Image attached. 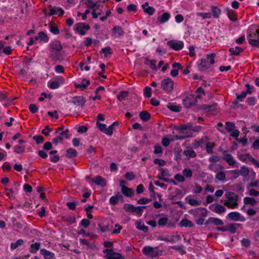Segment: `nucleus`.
<instances>
[{
  "label": "nucleus",
  "instance_id": "obj_1",
  "mask_svg": "<svg viewBox=\"0 0 259 259\" xmlns=\"http://www.w3.org/2000/svg\"><path fill=\"white\" fill-rule=\"evenodd\" d=\"M227 199L225 201L224 205L230 208H234L238 206V196L233 192L226 193Z\"/></svg>",
  "mask_w": 259,
  "mask_h": 259
},
{
  "label": "nucleus",
  "instance_id": "obj_2",
  "mask_svg": "<svg viewBox=\"0 0 259 259\" xmlns=\"http://www.w3.org/2000/svg\"><path fill=\"white\" fill-rule=\"evenodd\" d=\"M215 56L214 53L206 55V59H201V62L199 64L198 67L199 70L201 71H206L209 68L210 64H213L215 62L214 58Z\"/></svg>",
  "mask_w": 259,
  "mask_h": 259
},
{
  "label": "nucleus",
  "instance_id": "obj_3",
  "mask_svg": "<svg viewBox=\"0 0 259 259\" xmlns=\"http://www.w3.org/2000/svg\"><path fill=\"white\" fill-rule=\"evenodd\" d=\"M147 206H139L135 207L133 205L131 204L125 203L123 205V209L126 211H128L132 213L135 212L137 215L141 217L142 215L143 210L147 208Z\"/></svg>",
  "mask_w": 259,
  "mask_h": 259
},
{
  "label": "nucleus",
  "instance_id": "obj_4",
  "mask_svg": "<svg viewBox=\"0 0 259 259\" xmlns=\"http://www.w3.org/2000/svg\"><path fill=\"white\" fill-rule=\"evenodd\" d=\"M143 253L149 257H154L159 256L161 251L158 250L157 247H152L149 246H145L142 249Z\"/></svg>",
  "mask_w": 259,
  "mask_h": 259
},
{
  "label": "nucleus",
  "instance_id": "obj_5",
  "mask_svg": "<svg viewBox=\"0 0 259 259\" xmlns=\"http://www.w3.org/2000/svg\"><path fill=\"white\" fill-rule=\"evenodd\" d=\"M250 29L252 30L253 32L249 33L248 36L254 38L249 39V43L251 46L259 47V29H254L251 27Z\"/></svg>",
  "mask_w": 259,
  "mask_h": 259
},
{
  "label": "nucleus",
  "instance_id": "obj_6",
  "mask_svg": "<svg viewBox=\"0 0 259 259\" xmlns=\"http://www.w3.org/2000/svg\"><path fill=\"white\" fill-rule=\"evenodd\" d=\"M173 80L169 77L164 79L161 82V88L166 93H171L174 89Z\"/></svg>",
  "mask_w": 259,
  "mask_h": 259
},
{
  "label": "nucleus",
  "instance_id": "obj_7",
  "mask_svg": "<svg viewBox=\"0 0 259 259\" xmlns=\"http://www.w3.org/2000/svg\"><path fill=\"white\" fill-rule=\"evenodd\" d=\"M183 102L186 108H190L197 102V100L195 96L191 94L183 99Z\"/></svg>",
  "mask_w": 259,
  "mask_h": 259
},
{
  "label": "nucleus",
  "instance_id": "obj_8",
  "mask_svg": "<svg viewBox=\"0 0 259 259\" xmlns=\"http://www.w3.org/2000/svg\"><path fill=\"white\" fill-rule=\"evenodd\" d=\"M167 45L174 50L179 51L183 48L184 44L182 41L177 42L175 40H172L167 41Z\"/></svg>",
  "mask_w": 259,
  "mask_h": 259
},
{
  "label": "nucleus",
  "instance_id": "obj_9",
  "mask_svg": "<svg viewBox=\"0 0 259 259\" xmlns=\"http://www.w3.org/2000/svg\"><path fill=\"white\" fill-rule=\"evenodd\" d=\"M228 217L231 220L234 221H240L244 222L245 219L241 216V214L238 212H231L228 214Z\"/></svg>",
  "mask_w": 259,
  "mask_h": 259
},
{
  "label": "nucleus",
  "instance_id": "obj_10",
  "mask_svg": "<svg viewBox=\"0 0 259 259\" xmlns=\"http://www.w3.org/2000/svg\"><path fill=\"white\" fill-rule=\"evenodd\" d=\"M210 224H213L215 226H221L224 225V223L221 220L213 217L209 218L204 223L205 225H208Z\"/></svg>",
  "mask_w": 259,
  "mask_h": 259
},
{
  "label": "nucleus",
  "instance_id": "obj_11",
  "mask_svg": "<svg viewBox=\"0 0 259 259\" xmlns=\"http://www.w3.org/2000/svg\"><path fill=\"white\" fill-rule=\"evenodd\" d=\"M223 160L226 161L229 165L233 166L236 163V161L233 156L230 154L226 153V151H223Z\"/></svg>",
  "mask_w": 259,
  "mask_h": 259
},
{
  "label": "nucleus",
  "instance_id": "obj_12",
  "mask_svg": "<svg viewBox=\"0 0 259 259\" xmlns=\"http://www.w3.org/2000/svg\"><path fill=\"white\" fill-rule=\"evenodd\" d=\"M92 181L96 185L100 186L101 187H105L107 185V182L106 180L100 176H98L94 178L93 179H92Z\"/></svg>",
  "mask_w": 259,
  "mask_h": 259
},
{
  "label": "nucleus",
  "instance_id": "obj_13",
  "mask_svg": "<svg viewBox=\"0 0 259 259\" xmlns=\"http://www.w3.org/2000/svg\"><path fill=\"white\" fill-rule=\"evenodd\" d=\"M121 192L124 196L128 197H131L134 195V190L125 186H122Z\"/></svg>",
  "mask_w": 259,
  "mask_h": 259
},
{
  "label": "nucleus",
  "instance_id": "obj_14",
  "mask_svg": "<svg viewBox=\"0 0 259 259\" xmlns=\"http://www.w3.org/2000/svg\"><path fill=\"white\" fill-rule=\"evenodd\" d=\"M71 103L74 104V105H78L83 107L85 104V100L84 98L82 97L77 96L73 98Z\"/></svg>",
  "mask_w": 259,
  "mask_h": 259
},
{
  "label": "nucleus",
  "instance_id": "obj_15",
  "mask_svg": "<svg viewBox=\"0 0 259 259\" xmlns=\"http://www.w3.org/2000/svg\"><path fill=\"white\" fill-rule=\"evenodd\" d=\"M124 31L119 26H115L112 29V35L114 36H120L124 34Z\"/></svg>",
  "mask_w": 259,
  "mask_h": 259
},
{
  "label": "nucleus",
  "instance_id": "obj_16",
  "mask_svg": "<svg viewBox=\"0 0 259 259\" xmlns=\"http://www.w3.org/2000/svg\"><path fill=\"white\" fill-rule=\"evenodd\" d=\"M50 47L51 49L56 51H60L62 49V46L60 41L55 40L50 44Z\"/></svg>",
  "mask_w": 259,
  "mask_h": 259
},
{
  "label": "nucleus",
  "instance_id": "obj_17",
  "mask_svg": "<svg viewBox=\"0 0 259 259\" xmlns=\"http://www.w3.org/2000/svg\"><path fill=\"white\" fill-rule=\"evenodd\" d=\"M64 13L63 9L59 7H54L50 10V13L49 14V16L58 14L59 16H62Z\"/></svg>",
  "mask_w": 259,
  "mask_h": 259
},
{
  "label": "nucleus",
  "instance_id": "obj_18",
  "mask_svg": "<svg viewBox=\"0 0 259 259\" xmlns=\"http://www.w3.org/2000/svg\"><path fill=\"white\" fill-rule=\"evenodd\" d=\"M40 253L44 256L45 259H52L54 257V253L46 249H41Z\"/></svg>",
  "mask_w": 259,
  "mask_h": 259
},
{
  "label": "nucleus",
  "instance_id": "obj_19",
  "mask_svg": "<svg viewBox=\"0 0 259 259\" xmlns=\"http://www.w3.org/2000/svg\"><path fill=\"white\" fill-rule=\"evenodd\" d=\"M170 14L165 12L163 13L161 15L157 17V20L161 23H163L167 21L170 18Z\"/></svg>",
  "mask_w": 259,
  "mask_h": 259
},
{
  "label": "nucleus",
  "instance_id": "obj_20",
  "mask_svg": "<svg viewBox=\"0 0 259 259\" xmlns=\"http://www.w3.org/2000/svg\"><path fill=\"white\" fill-rule=\"evenodd\" d=\"M196 214H199L202 217H206L207 215V211L206 208L199 207L194 210Z\"/></svg>",
  "mask_w": 259,
  "mask_h": 259
},
{
  "label": "nucleus",
  "instance_id": "obj_21",
  "mask_svg": "<svg viewBox=\"0 0 259 259\" xmlns=\"http://www.w3.org/2000/svg\"><path fill=\"white\" fill-rule=\"evenodd\" d=\"M140 118L144 121H147L149 120L151 115L147 111H143L139 114Z\"/></svg>",
  "mask_w": 259,
  "mask_h": 259
},
{
  "label": "nucleus",
  "instance_id": "obj_22",
  "mask_svg": "<svg viewBox=\"0 0 259 259\" xmlns=\"http://www.w3.org/2000/svg\"><path fill=\"white\" fill-rule=\"evenodd\" d=\"M217 106V104L214 103L211 105H202L199 109L201 110H207L208 112L213 111L214 110L215 107Z\"/></svg>",
  "mask_w": 259,
  "mask_h": 259
},
{
  "label": "nucleus",
  "instance_id": "obj_23",
  "mask_svg": "<svg viewBox=\"0 0 259 259\" xmlns=\"http://www.w3.org/2000/svg\"><path fill=\"white\" fill-rule=\"evenodd\" d=\"M215 206L213 211L215 212L221 214L226 211V208L222 205L219 204H215Z\"/></svg>",
  "mask_w": 259,
  "mask_h": 259
},
{
  "label": "nucleus",
  "instance_id": "obj_24",
  "mask_svg": "<svg viewBox=\"0 0 259 259\" xmlns=\"http://www.w3.org/2000/svg\"><path fill=\"white\" fill-rule=\"evenodd\" d=\"M243 49L240 47H236L235 48H231L229 49V52L231 55H239L240 53L242 52Z\"/></svg>",
  "mask_w": 259,
  "mask_h": 259
},
{
  "label": "nucleus",
  "instance_id": "obj_25",
  "mask_svg": "<svg viewBox=\"0 0 259 259\" xmlns=\"http://www.w3.org/2000/svg\"><path fill=\"white\" fill-rule=\"evenodd\" d=\"M77 152L76 150L73 148H69L66 150V156L68 158L74 157L77 156Z\"/></svg>",
  "mask_w": 259,
  "mask_h": 259
},
{
  "label": "nucleus",
  "instance_id": "obj_26",
  "mask_svg": "<svg viewBox=\"0 0 259 259\" xmlns=\"http://www.w3.org/2000/svg\"><path fill=\"white\" fill-rule=\"evenodd\" d=\"M180 225L181 227H193L194 225L193 223L187 220V219H183L180 223Z\"/></svg>",
  "mask_w": 259,
  "mask_h": 259
},
{
  "label": "nucleus",
  "instance_id": "obj_27",
  "mask_svg": "<svg viewBox=\"0 0 259 259\" xmlns=\"http://www.w3.org/2000/svg\"><path fill=\"white\" fill-rule=\"evenodd\" d=\"M244 203L245 204H250L254 206L257 203V201L254 198L245 197L244 198Z\"/></svg>",
  "mask_w": 259,
  "mask_h": 259
},
{
  "label": "nucleus",
  "instance_id": "obj_28",
  "mask_svg": "<svg viewBox=\"0 0 259 259\" xmlns=\"http://www.w3.org/2000/svg\"><path fill=\"white\" fill-rule=\"evenodd\" d=\"M83 81H85L86 83H75V87L78 88L80 89L81 90H83L85 89H86L88 85L90 84V81L89 80H87L86 79H84Z\"/></svg>",
  "mask_w": 259,
  "mask_h": 259
},
{
  "label": "nucleus",
  "instance_id": "obj_29",
  "mask_svg": "<svg viewBox=\"0 0 259 259\" xmlns=\"http://www.w3.org/2000/svg\"><path fill=\"white\" fill-rule=\"evenodd\" d=\"M40 246V243L39 242H36L34 244H32L30 247V252L32 253H34L37 251Z\"/></svg>",
  "mask_w": 259,
  "mask_h": 259
},
{
  "label": "nucleus",
  "instance_id": "obj_30",
  "mask_svg": "<svg viewBox=\"0 0 259 259\" xmlns=\"http://www.w3.org/2000/svg\"><path fill=\"white\" fill-rule=\"evenodd\" d=\"M184 154L188 157V158H194L196 156L195 152L192 149L185 150L184 151Z\"/></svg>",
  "mask_w": 259,
  "mask_h": 259
},
{
  "label": "nucleus",
  "instance_id": "obj_31",
  "mask_svg": "<svg viewBox=\"0 0 259 259\" xmlns=\"http://www.w3.org/2000/svg\"><path fill=\"white\" fill-rule=\"evenodd\" d=\"M61 219L64 221L69 222L71 223H75L76 220L75 217L71 215H63L61 217Z\"/></svg>",
  "mask_w": 259,
  "mask_h": 259
},
{
  "label": "nucleus",
  "instance_id": "obj_32",
  "mask_svg": "<svg viewBox=\"0 0 259 259\" xmlns=\"http://www.w3.org/2000/svg\"><path fill=\"white\" fill-rule=\"evenodd\" d=\"M249 173V168L245 166H243L241 167V169L239 170V174L243 176V177H247Z\"/></svg>",
  "mask_w": 259,
  "mask_h": 259
},
{
  "label": "nucleus",
  "instance_id": "obj_33",
  "mask_svg": "<svg viewBox=\"0 0 259 259\" xmlns=\"http://www.w3.org/2000/svg\"><path fill=\"white\" fill-rule=\"evenodd\" d=\"M167 107L169 109L174 112H179L181 111L180 106L173 105L171 103H168Z\"/></svg>",
  "mask_w": 259,
  "mask_h": 259
},
{
  "label": "nucleus",
  "instance_id": "obj_34",
  "mask_svg": "<svg viewBox=\"0 0 259 259\" xmlns=\"http://www.w3.org/2000/svg\"><path fill=\"white\" fill-rule=\"evenodd\" d=\"M128 92L127 91H121L120 92L118 95L117 96V98L119 101H122L124 100L125 97L128 96Z\"/></svg>",
  "mask_w": 259,
  "mask_h": 259
},
{
  "label": "nucleus",
  "instance_id": "obj_35",
  "mask_svg": "<svg viewBox=\"0 0 259 259\" xmlns=\"http://www.w3.org/2000/svg\"><path fill=\"white\" fill-rule=\"evenodd\" d=\"M38 37L40 38V39L45 42H47L49 41V37L43 31H40L38 32Z\"/></svg>",
  "mask_w": 259,
  "mask_h": 259
},
{
  "label": "nucleus",
  "instance_id": "obj_36",
  "mask_svg": "<svg viewBox=\"0 0 259 259\" xmlns=\"http://www.w3.org/2000/svg\"><path fill=\"white\" fill-rule=\"evenodd\" d=\"M23 243V240L22 239H18L16 242L11 243V248L12 250L15 249L19 246L21 245Z\"/></svg>",
  "mask_w": 259,
  "mask_h": 259
},
{
  "label": "nucleus",
  "instance_id": "obj_37",
  "mask_svg": "<svg viewBox=\"0 0 259 259\" xmlns=\"http://www.w3.org/2000/svg\"><path fill=\"white\" fill-rule=\"evenodd\" d=\"M49 28L50 31L54 34H58L60 33L59 29L57 26L53 25L52 22L50 24Z\"/></svg>",
  "mask_w": 259,
  "mask_h": 259
},
{
  "label": "nucleus",
  "instance_id": "obj_38",
  "mask_svg": "<svg viewBox=\"0 0 259 259\" xmlns=\"http://www.w3.org/2000/svg\"><path fill=\"white\" fill-rule=\"evenodd\" d=\"M211 11L212 12L213 16L215 18H218L221 13V10L215 6L212 7Z\"/></svg>",
  "mask_w": 259,
  "mask_h": 259
},
{
  "label": "nucleus",
  "instance_id": "obj_39",
  "mask_svg": "<svg viewBox=\"0 0 259 259\" xmlns=\"http://www.w3.org/2000/svg\"><path fill=\"white\" fill-rule=\"evenodd\" d=\"M235 127V124L234 123L229 121L226 122L225 128L228 132H230L233 131Z\"/></svg>",
  "mask_w": 259,
  "mask_h": 259
},
{
  "label": "nucleus",
  "instance_id": "obj_40",
  "mask_svg": "<svg viewBox=\"0 0 259 259\" xmlns=\"http://www.w3.org/2000/svg\"><path fill=\"white\" fill-rule=\"evenodd\" d=\"M215 146L214 144L211 142H207L206 145V151L208 154L213 153L212 148Z\"/></svg>",
  "mask_w": 259,
  "mask_h": 259
},
{
  "label": "nucleus",
  "instance_id": "obj_41",
  "mask_svg": "<svg viewBox=\"0 0 259 259\" xmlns=\"http://www.w3.org/2000/svg\"><path fill=\"white\" fill-rule=\"evenodd\" d=\"M105 257L107 259H124L119 253H116L114 255H111V256L105 255Z\"/></svg>",
  "mask_w": 259,
  "mask_h": 259
},
{
  "label": "nucleus",
  "instance_id": "obj_42",
  "mask_svg": "<svg viewBox=\"0 0 259 259\" xmlns=\"http://www.w3.org/2000/svg\"><path fill=\"white\" fill-rule=\"evenodd\" d=\"M14 152L17 154L23 153L25 151V148L19 145H16L14 148Z\"/></svg>",
  "mask_w": 259,
  "mask_h": 259
},
{
  "label": "nucleus",
  "instance_id": "obj_43",
  "mask_svg": "<svg viewBox=\"0 0 259 259\" xmlns=\"http://www.w3.org/2000/svg\"><path fill=\"white\" fill-rule=\"evenodd\" d=\"M32 139L35 141L37 144L42 143L44 141V138L40 135L33 136Z\"/></svg>",
  "mask_w": 259,
  "mask_h": 259
},
{
  "label": "nucleus",
  "instance_id": "obj_44",
  "mask_svg": "<svg viewBox=\"0 0 259 259\" xmlns=\"http://www.w3.org/2000/svg\"><path fill=\"white\" fill-rule=\"evenodd\" d=\"M215 178L220 181H223L225 180L226 175L224 172L220 171L216 174Z\"/></svg>",
  "mask_w": 259,
  "mask_h": 259
},
{
  "label": "nucleus",
  "instance_id": "obj_45",
  "mask_svg": "<svg viewBox=\"0 0 259 259\" xmlns=\"http://www.w3.org/2000/svg\"><path fill=\"white\" fill-rule=\"evenodd\" d=\"M143 10L145 13L149 14V15H152L155 12V9L152 7H148L147 8H144Z\"/></svg>",
  "mask_w": 259,
  "mask_h": 259
},
{
  "label": "nucleus",
  "instance_id": "obj_46",
  "mask_svg": "<svg viewBox=\"0 0 259 259\" xmlns=\"http://www.w3.org/2000/svg\"><path fill=\"white\" fill-rule=\"evenodd\" d=\"M227 231H229L231 233H235L236 231V228L235 227L234 224H230L228 226H227Z\"/></svg>",
  "mask_w": 259,
  "mask_h": 259
},
{
  "label": "nucleus",
  "instance_id": "obj_47",
  "mask_svg": "<svg viewBox=\"0 0 259 259\" xmlns=\"http://www.w3.org/2000/svg\"><path fill=\"white\" fill-rule=\"evenodd\" d=\"M77 201H72V202H68L66 203V205L68 207V208L71 210H74L76 208V205L77 204Z\"/></svg>",
  "mask_w": 259,
  "mask_h": 259
},
{
  "label": "nucleus",
  "instance_id": "obj_48",
  "mask_svg": "<svg viewBox=\"0 0 259 259\" xmlns=\"http://www.w3.org/2000/svg\"><path fill=\"white\" fill-rule=\"evenodd\" d=\"M97 125L98 128L102 132H104L106 134V131L107 130L106 125L103 123H100L99 122H97Z\"/></svg>",
  "mask_w": 259,
  "mask_h": 259
},
{
  "label": "nucleus",
  "instance_id": "obj_49",
  "mask_svg": "<svg viewBox=\"0 0 259 259\" xmlns=\"http://www.w3.org/2000/svg\"><path fill=\"white\" fill-rule=\"evenodd\" d=\"M183 175L187 178H191L192 176V171L190 169L185 168L183 171Z\"/></svg>",
  "mask_w": 259,
  "mask_h": 259
},
{
  "label": "nucleus",
  "instance_id": "obj_50",
  "mask_svg": "<svg viewBox=\"0 0 259 259\" xmlns=\"http://www.w3.org/2000/svg\"><path fill=\"white\" fill-rule=\"evenodd\" d=\"M80 23H77L76 24V30L81 35H84L85 34V31L84 30V28L80 27L79 26Z\"/></svg>",
  "mask_w": 259,
  "mask_h": 259
},
{
  "label": "nucleus",
  "instance_id": "obj_51",
  "mask_svg": "<svg viewBox=\"0 0 259 259\" xmlns=\"http://www.w3.org/2000/svg\"><path fill=\"white\" fill-rule=\"evenodd\" d=\"M152 201L151 199H148L147 198H142L138 200L137 202L140 204H147Z\"/></svg>",
  "mask_w": 259,
  "mask_h": 259
},
{
  "label": "nucleus",
  "instance_id": "obj_52",
  "mask_svg": "<svg viewBox=\"0 0 259 259\" xmlns=\"http://www.w3.org/2000/svg\"><path fill=\"white\" fill-rule=\"evenodd\" d=\"M94 207L93 205H89L88 207L85 208V210L87 212V215L89 219H92L93 215L91 214V212L92 211V208Z\"/></svg>",
  "mask_w": 259,
  "mask_h": 259
},
{
  "label": "nucleus",
  "instance_id": "obj_53",
  "mask_svg": "<svg viewBox=\"0 0 259 259\" xmlns=\"http://www.w3.org/2000/svg\"><path fill=\"white\" fill-rule=\"evenodd\" d=\"M126 179L131 181L135 179V175L132 172H127L124 175Z\"/></svg>",
  "mask_w": 259,
  "mask_h": 259
},
{
  "label": "nucleus",
  "instance_id": "obj_54",
  "mask_svg": "<svg viewBox=\"0 0 259 259\" xmlns=\"http://www.w3.org/2000/svg\"><path fill=\"white\" fill-rule=\"evenodd\" d=\"M154 187L152 182H151L149 185V190L150 191V195L153 198H155V192L154 191Z\"/></svg>",
  "mask_w": 259,
  "mask_h": 259
},
{
  "label": "nucleus",
  "instance_id": "obj_55",
  "mask_svg": "<svg viewBox=\"0 0 259 259\" xmlns=\"http://www.w3.org/2000/svg\"><path fill=\"white\" fill-rule=\"evenodd\" d=\"M168 218L166 217H163L160 218L158 220V224L159 226H164L167 223Z\"/></svg>",
  "mask_w": 259,
  "mask_h": 259
},
{
  "label": "nucleus",
  "instance_id": "obj_56",
  "mask_svg": "<svg viewBox=\"0 0 259 259\" xmlns=\"http://www.w3.org/2000/svg\"><path fill=\"white\" fill-rule=\"evenodd\" d=\"M50 57L53 60H58L60 58V55L57 53H55L53 51H52L51 53L50 54Z\"/></svg>",
  "mask_w": 259,
  "mask_h": 259
},
{
  "label": "nucleus",
  "instance_id": "obj_57",
  "mask_svg": "<svg viewBox=\"0 0 259 259\" xmlns=\"http://www.w3.org/2000/svg\"><path fill=\"white\" fill-rule=\"evenodd\" d=\"M59 87L60 83L57 81H52L49 85V87L52 89H56L58 88Z\"/></svg>",
  "mask_w": 259,
  "mask_h": 259
},
{
  "label": "nucleus",
  "instance_id": "obj_58",
  "mask_svg": "<svg viewBox=\"0 0 259 259\" xmlns=\"http://www.w3.org/2000/svg\"><path fill=\"white\" fill-rule=\"evenodd\" d=\"M154 163L156 164H158L160 166H164L166 164V162L165 160L156 158L154 160Z\"/></svg>",
  "mask_w": 259,
  "mask_h": 259
},
{
  "label": "nucleus",
  "instance_id": "obj_59",
  "mask_svg": "<svg viewBox=\"0 0 259 259\" xmlns=\"http://www.w3.org/2000/svg\"><path fill=\"white\" fill-rule=\"evenodd\" d=\"M144 95L147 98H150L151 96V89L149 87L145 88L144 90Z\"/></svg>",
  "mask_w": 259,
  "mask_h": 259
},
{
  "label": "nucleus",
  "instance_id": "obj_60",
  "mask_svg": "<svg viewBox=\"0 0 259 259\" xmlns=\"http://www.w3.org/2000/svg\"><path fill=\"white\" fill-rule=\"evenodd\" d=\"M241 243L242 246L248 247L250 245V241L247 238H243L241 241Z\"/></svg>",
  "mask_w": 259,
  "mask_h": 259
},
{
  "label": "nucleus",
  "instance_id": "obj_61",
  "mask_svg": "<svg viewBox=\"0 0 259 259\" xmlns=\"http://www.w3.org/2000/svg\"><path fill=\"white\" fill-rule=\"evenodd\" d=\"M154 153L157 154H162V149L161 147L159 145H155L154 146Z\"/></svg>",
  "mask_w": 259,
  "mask_h": 259
},
{
  "label": "nucleus",
  "instance_id": "obj_62",
  "mask_svg": "<svg viewBox=\"0 0 259 259\" xmlns=\"http://www.w3.org/2000/svg\"><path fill=\"white\" fill-rule=\"evenodd\" d=\"M249 154H241L238 156L239 159L243 162L246 161L247 160H248L249 157Z\"/></svg>",
  "mask_w": 259,
  "mask_h": 259
},
{
  "label": "nucleus",
  "instance_id": "obj_63",
  "mask_svg": "<svg viewBox=\"0 0 259 259\" xmlns=\"http://www.w3.org/2000/svg\"><path fill=\"white\" fill-rule=\"evenodd\" d=\"M29 109L32 113H35L38 110V108L36 105L31 104L29 106Z\"/></svg>",
  "mask_w": 259,
  "mask_h": 259
},
{
  "label": "nucleus",
  "instance_id": "obj_64",
  "mask_svg": "<svg viewBox=\"0 0 259 259\" xmlns=\"http://www.w3.org/2000/svg\"><path fill=\"white\" fill-rule=\"evenodd\" d=\"M256 99L255 97H251L247 99L246 102L250 105H254L256 103Z\"/></svg>",
  "mask_w": 259,
  "mask_h": 259
}]
</instances>
